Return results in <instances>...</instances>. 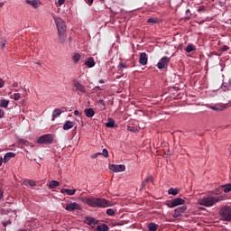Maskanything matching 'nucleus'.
I'll use <instances>...</instances> for the list:
<instances>
[{
	"label": "nucleus",
	"instance_id": "obj_1",
	"mask_svg": "<svg viewBox=\"0 0 231 231\" xmlns=\"http://www.w3.org/2000/svg\"><path fill=\"white\" fill-rule=\"evenodd\" d=\"M82 203L88 205V207H92V208H106L107 207H111V201L106 199H100L97 197H82Z\"/></svg>",
	"mask_w": 231,
	"mask_h": 231
},
{
	"label": "nucleus",
	"instance_id": "obj_2",
	"mask_svg": "<svg viewBox=\"0 0 231 231\" xmlns=\"http://www.w3.org/2000/svg\"><path fill=\"white\" fill-rule=\"evenodd\" d=\"M53 19H54V22L56 23L59 41L61 44H64L68 37V34H66V23H64V20H62V18L54 16Z\"/></svg>",
	"mask_w": 231,
	"mask_h": 231
},
{
	"label": "nucleus",
	"instance_id": "obj_3",
	"mask_svg": "<svg viewBox=\"0 0 231 231\" xmlns=\"http://www.w3.org/2000/svg\"><path fill=\"white\" fill-rule=\"evenodd\" d=\"M219 201H221V199L219 197L209 195L200 199L199 200V203L203 207H214V205L219 203Z\"/></svg>",
	"mask_w": 231,
	"mask_h": 231
},
{
	"label": "nucleus",
	"instance_id": "obj_4",
	"mask_svg": "<svg viewBox=\"0 0 231 231\" xmlns=\"http://www.w3.org/2000/svg\"><path fill=\"white\" fill-rule=\"evenodd\" d=\"M37 143H44L45 145H51L53 143V135L47 134L44 135H42L38 140Z\"/></svg>",
	"mask_w": 231,
	"mask_h": 231
},
{
	"label": "nucleus",
	"instance_id": "obj_5",
	"mask_svg": "<svg viewBox=\"0 0 231 231\" xmlns=\"http://www.w3.org/2000/svg\"><path fill=\"white\" fill-rule=\"evenodd\" d=\"M220 216L224 221H231V209L228 207H224L220 209Z\"/></svg>",
	"mask_w": 231,
	"mask_h": 231
},
{
	"label": "nucleus",
	"instance_id": "obj_6",
	"mask_svg": "<svg viewBox=\"0 0 231 231\" xmlns=\"http://www.w3.org/2000/svg\"><path fill=\"white\" fill-rule=\"evenodd\" d=\"M73 90L78 92V95H84L86 93V87L82 85L79 80L73 81Z\"/></svg>",
	"mask_w": 231,
	"mask_h": 231
},
{
	"label": "nucleus",
	"instance_id": "obj_7",
	"mask_svg": "<svg viewBox=\"0 0 231 231\" xmlns=\"http://www.w3.org/2000/svg\"><path fill=\"white\" fill-rule=\"evenodd\" d=\"M65 210L68 212H75V210H82V206L77 202H70L66 205Z\"/></svg>",
	"mask_w": 231,
	"mask_h": 231
},
{
	"label": "nucleus",
	"instance_id": "obj_8",
	"mask_svg": "<svg viewBox=\"0 0 231 231\" xmlns=\"http://www.w3.org/2000/svg\"><path fill=\"white\" fill-rule=\"evenodd\" d=\"M185 200L181 198H177L171 200V202L166 203L169 208H174V207H178L179 205H183Z\"/></svg>",
	"mask_w": 231,
	"mask_h": 231
},
{
	"label": "nucleus",
	"instance_id": "obj_9",
	"mask_svg": "<svg viewBox=\"0 0 231 231\" xmlns=\"http://www.w3.org/2000/svg\"><path fill=\"white\" fill-rule=\"evenodd\" d=\"M170 59L167 56L162 57L160 61L157 63V68L159 69H163L169 66Z\"/></svg>",
	"mask_w": 231,
	"mask_h": 231
},
{
	"label": "nucleus",
	"instance_id": "obj_10",
	"mask_svg": "<svg viewBox=\"0 0 231 231\" xmlns=\"http://www.w3.org/2000/svg\"><path fill=\"white\" fill-rule=\"evenodd\" d=\"M113 172H124L125 171V165L124 164H112L109 167Z\"/></svg>",
	"mask_w": 231,
	"mask_h": 231
},
{
	"label": "nucleus",
	"instance_id": "obj_11",
	"mask_svg": "<svg viewBox=\"0 0 231 231\" xmlns=\"http://www.w3.org/2000/svg\"><path fill=\"white\" fill-rule=\"evenodd\" d=\"M206 107H208V109H212V111H224V109H226V105H206Z\"/></svg>",
	"mask_w": 231,
	"mask_h": 231
},
{
	"label": "nucleus",
	"instance_id": "obj_12",
	"mask_svg": "<svg viewBox=\"0 0 231 231\" xmlns=\"http://www.w3.org/2000/svg\"><path fill=\"white\" fill-rule=\"evenodd\" d=\"M187 210V206H180L175 208L172 217H180Z\"/></svg>",
	"mask_w": 231,
	"mask_h": 231
},
{
	"label": "nucleus",
	"instance_id": "obj_13",
	"mask_svg": "<svg viewBox=\"0 0 231 231\" xmlns=\"http://www.w3.org/2000/svg\"><path fill=\"white\" fill-rule=\"evenodd\" d=\"M147 60H148L147 53L145 52L141 53L139 57V64H141L142 66H146Z\"/></svg>",
	"mask_w": 231,
	"mask_h": 231
},
{
	"label": "nucleus",
	"instance_id": "obj_14",
	"mask_svg": "<svg viewBox=\"0 0 231 231\" xmlns=\"http://www.w3.org/2000/svg\"><path fill=\"white\" fill-rule=\"evenodd\" d=\"M118 68V73H124V69H127V68H131L129 64H126L125 62H120L117 66Z\"/></svg>",
	"mask_w": 231,
	"mask_h": 231
},
{
	"label": "nucleus",
	"instance_id": "obj_15",
	"mask_svg": "<svg viewBox=\"0 0 231 231\" xmlns=\"http://www.w3.org/2000/svg\"><path fill=\"white\" fill-rule=\"evenodd\" d=\"M77 192V189H61L60 193L61 194H67L68 196H75V193Z\"/></svg>",
	"mask_w": 231,
	"mask_h": 231
},
{
	"label": "nucleus",
	"instance_id": "obj_16",
	"mask_svg": "<svg viewBox=\"0 0 231 231\" xmlns=\"http://www.w3.org/2000/svg\"><path fill=\"white\" fill-rule=\"evenodd\" d=\"M84 113L88 118H93L95 116V110L93 108H86Z\"/></svg>",
	"mask_w": 231,
	"mask_h": 231
},
{
	"label": "nucleus",
	"instance_id": "obj_17",
	"mask_svg": "<svg viewBox=\"0 0 231 231\" xmlns=\"http://www.w3.org/2000/svg\"><path fill=\"white\" fill-rule=\"evenodd\" d=\"M74 125H75L74 122L66 121V123L63 125V129L64 131H69V129H73Z\"/></svg>",
	"mask_w": 231,
	"mask_h": 231
},
{
	"label": "nucleus",
	"instance_id": "obj_18",
	"mask_svg": "<svg viewBox=\"0 0 231 231\" xmlns=\"http://www.w3.org/2000/svg\"><path fill=\"white\" fill-rule=\"evenodd\" d=\"M15 157V153L9 152L7 153H5V155L4 156V162L7 163V162H10V160H12V158Z\"/></svg>",
	"mask_w": 231,
	"mask_h": 231
},
{
	"label": "nucleus",
	"instance_id": "obj_19",
	"mask_svg": "<svg viewBox=\"0 0 231 231\" xmlns=\"http://www.w3.org/2000/svg\"><path fill=\"white\" fill-rule=\"evenodd\" d=\"M26 4L32 6V8H37L41 5V2L38 0H26Z\"/></svg>",
	"mask_w": 231,
	"mask_h": 231
},
{
	"label": "nucleus",
	"instance_id": "obj_20",
	"mask_svg": "<svg viewBox=\"0 0 231 231\" xmlns=\"http://www.w3.org/2000/svg\"><path fill=\"white\" fill-rule=\"evenodd\" d=\"M220 189H223L225 194H228V192H231V183L221 185Z\"/></svg>",
	"mask_w": 231,
	"mask_h": 231
},
{
	"label": "nucleus",
	"instance_id": "obj_21",
	"mask_svg": "<svg viewBox=\"0 0 231 231\" xmlns=\"http://www.w3.org/2000/svg\"><path fill=\"white\" fill-rule=\"evenodd\" d=\"M85 64L88 66V68H94L95 66V60L93 58H88L85 61Z\"/></svg>",
	"mask_w": 231,
	"mask_h": 231
},
{
	"label": "nucleus",
	"instance_id": "obj_22",
	"mask_svg": "<svg viewBox=\"0 0 231 231\" xmlns=\"http://www.w3.org/2000/svg\"><path fill=\"white\" fill-rule=\"evenodd\" d=\"M62 115V110L56 108L52 112V120H55V118L60 116Z\"/></svg>",
	"mask_w": 231,
	"mask_h": 231
},
{
	"label": "nucleus",
	"instance_id": "obj_23",
	"mask_svg": "<svg viewBox=\"0 0 231 231\" xmlns=\"http://www.w3.org/2000/svg\"><path fill=\"white\" fill-rule=\"evenodd\" d=\"M108 122L106 124V127H108L109 129H113L115 127V119L109 117Z\"/></svg>",
	"mask_w": 231,
	"mask_h": 231
},
{
	"label": "nucleus",
	"instance_id": "obj_24",
	"mask_svg": "<svg viewBox=\"0 0 231 231\" xmlns=\"http://www.w3.org/2000/svg\"><path fill=\"white\" fill-rule=\"evenodd\" d=\"M60 185V182L57 181V180H51L50 183H49V189H57V187H59Z\"/></svg>",
	"mask_w": 231,
	"mask_h": 231
},
{
	"label": "nucleus",
	"instance_id": "obj_25",
	"mask_svg": "<svg viewBox=\"0 0 231 231\" xmlns=\"http://www.w3.org/2000/svg\"><path fill=\"white\" fill-rule=\"evenodd\" d=\"M107 230H109V227L106 224H102L97 226V231H107Z\"/></svg>",
	"mask_w": 231,
	"mask_h": 231
},
{
	"label": "nucleus",
	"instance_id": "obj_26",
	"mask_svg": "<svg viewBox=\"0 0 231 231\" xmlns=\"http://www.w3.org/2000/svg\"><path fill=\"white\" fill-rule=\"evenodd\" d=\"M8 104H10V101L6 99L0 100V107H4L5 109H6V107H8Z\"/></svg>",
	"mask_w": 231,
	"mask_h": 231
},
{
	"label": "nucleus",
	"instance_id": "obj_27",
	"mask_svg": "<svg viewBox=\"0 0 231 231\" xmlns=\"http://www.w3.org/2000/svg\"><path fill=\"white\" fill-rule=\"evenodd\" d=\"M185 51L187 53H191V51H196V46L192 45V44H189L186 47V50Z\"/></svg>",
	"mask_w": 231,
	"mask_h": 231
},
{
	"label": "nucleus",
	"instance_id": "obj_28",
	"mask_svg": "<svg viewBox=\"0 0 231 231\" xmlns=\"http://www.w3.org/2000/svg\"><path fill=\"white\" fill-rule=\"evenodd\" d=\"M149 231H156L158 230V226L155 223H150L148 225Z\"/></svg>",
	"mask_w": 231,
	"mask_h": 231
},
{
	"label": "nucleus",
	"instance_id": "obj_29",
	"mask_svg": "<svg viewBox=\"0 0 231 231\" xmlns=\"http://www.w3.org/2000/svg\"><path fill=\"white\" fill-rule=\"evenodd\" d=\"M178 192H180V190L178 189H173V188H171L169 190H168V194H171V196H176L178 195Z\"/></svg>",
	"mask_w": 231,
	"mask_h": 231
},
{
	"label": "nucleus",
	"instance_id": "obj_30",
	"mask_svg": "<svg viewBox=\"0 0 231 231\" xmlns=\"http://www.w3.org/2000/svg\"><path fill=\"white\" fill-rule=\"evenodd\" d=\"M127 131H130L131 133H138V129L134 126L128 125Z\"/></svg>",
	"mask_w": 231,
	"mask_h": 231
},
{
	"label": "nucleus",
	"instance_id": "obj_31",
	"mask_svg": "<svg viewBox=\"0 0 231 231\" xmlns=\"http://www.w3.org/2000/svg\"><path fill=\"white\" fill-rule=\"evenodd\" d=\"M100 156H104L105 158L109 157V152H107V149H103V152H100Z\"/></svg>",
	"mask_w": 231,
	"mask_h": 231
},
{
	"label": "nucleus",
	"instance_id": "obj_32",
	"mask_svg": "<svg viewBox=\"0 0 231 231\" xmlns=\"http://www.w3.org/2000/svg\"><path fill=\"white\" fill-rule=\"evenodd\" d=\"M147 23H151L152 24H157L158 19L157 18H148Z\"/></svg>",
	"mask_w": 231,
	"mask_h": 231
},
{
	"label": "nucleus",
	"instance_id": "obj_33",
	"mask_svg": "<svg viewBox=\"0 0 231 231\" xmlns=\"http://www.w3.org/2000/svg\"><path fill=\"white\" fill-rule=\"evenodd\" d=\"M86 221H88V223H89V225H95V218H93L91 217H87Z\"/></svg>",
	"mask_w": 231,
	"mask_h": 231
},
{
	"label": "nucleus",
	"instance_id": "obj_34",
	"mask_svg": "<svg viewBox=\"0 0 231 231\" xmlns=\"http://www.w3.org/2000/svg\"><path fill=\"white\" fill-rule=\"evenodd\" d=\"M74 62H79L80 60V55L79 53H76L72 57Z\"/></svg>",
	"mask_w": 231,
	"mask_h": 231
},
{
	"label": "nucleus",
	"instance_id": "obj_35",
	"mask_svg": "<svg viewBox=\"0 0 231 231\" xmlns=\"http://www.w3.org/2000/svg\"><path fill=\"white\" fill-rule=\"evenodd\" d=\"M14 100H21V94L20 93H14L13 95Z\"/></svg>",
	"mask_w": 231,
	"mask_h": 231
},
{
	"label": "nucleus",
	"instance_id": "obj_36",
	"mask_svg": "<svg viewBox=\"0 0 231 231\" xmlns=\"http://www.w3.org/2000/svg\"><path fill=\"white\" fill-rule=\"evenodd\" d=\"M106 214L107 216H115V209L113 208L106 209Z\"/></svg>",
	"mask_w": 231,
	"mask_h": 231
},
{
	"label": "nucleus",
	"instance_id": "obj_37",
	"mask_svg": "<svg viewBox=\"0 0 231 231\" xmlns=\"http://www.w3.org/2000/svg\"><path fill=\"white\" fill-rule=\"evenodd\" d=\"M27 185H30V187H35L36 185L35 180H27Z\"/></svg>",
	"mask_w": 231,
	"mask_h": 231
},
{
	"label": "nucleus",
	"instance_id": "obj_38",
	"mask_svg": "<svg viewBox=\"0 0 231 231\" xmlns=\"http://www.w3.org/2000/svg\"><path fill=\"white\" fill-rule=\"evenodd\" d=\"M100 154H101L100 152L93 153L92 155H90V158H92V160H95V158H98Z\"/></svg>",
	"mask_w": 231,
	"mask_h": 231
},
{
	"label": "nucleus",
	"instance_id": "obj_39",
	"mask_svg": "<svg viewBox=\"0 0 231 231\" xmlns=\"http://www.w3.org/2000/svg\"><path fill=\"white\" fill-rule=\"evenodd\" d=\"M148 181H154V179L152 178V176H149L146 180L145 182L148 183Z\"/></svg>",
	"mask_w": 231,
	"mask_h": 231
},
{
	"label": "nucleus",
	"instance_id": "obj_40",
	"mask_svg": "<svg viewBox=\"0 0 231 231\" xmlns=\"http://www.w3.org/2000/svg\"><path fill=\"white\" fill-rule=\"evenodd\" d=\"M8 225H12V220H7L4 222V226H8Z\"/></svg>",
	"mask_w": 231,
	"mask_h": 231
},
{
	"label": "nucleus",
	"instance_id": "obj_41",
	"mask_svg": "<svg viewBox=\"0 0 231 231\" xmlns=\"http://www.w3.org/2000/svg\"><path fill=\"white\" fill-rule=\"evenodd\" d=\"M198 12H205V5L199 6Z\"/></svg>",
	"mask_w": 231,
	"mask_h": 231
},
{
	"label": "nucleus",
	"instance_id": "obj_42",
	"mask_svg": "<svg viewBox=\"0 0 231 231\" xmlns=\"http://www.w3.org/2000/svg\"><path fill=\"white\" fill-rule=\"evenodd\" d=\"M5 87V80L0 79V88Z\"/></svg>",
	"mask_w": 231,
	"mask_h": 231
},
{
	"label": "nucleus",
	"instance_id": "obj_43",
	"mask_svg": "<svg viewBox=\"0 0 231 231\" xmlns=\"http://www.w3.org/2000/svg\"><path fill=\"white\" fill-rule=\"evenodd\" d=\"M66 0H58V5H60V6H62V5L65 3Z\"/></svg>",
	"mask_w": 231,
	"mask_h": 231
},
{
	"label": "nucleus",
	"instance_id": "obj_44",
	"mask_svg": "<svg viewBox=\"0 0 231 231\" xmlns=\"http://www.w3.org/2000/svg\"><path fill=\"white\" fill-rule=\"evenodd\" d=\"M3 116H5V111L0 108V118H3Z\"/></svg>",
	"mask_w": 231,
	"mask_h": 231
},
{
	"label": "nucleus",
	"instance_id": "obj_45",
	"mask_svg": "<svg viewBox=\"0 0 231 231\" xmlns=\"http://www.w3.org/2000/svg\"><path fill=\"white\" fill-rule=\"evenodd\" d=\"M147 185V182L144 180L142 182V189H145V186Z\"/></svg>",
	"mask_w": 231,
	"mask_h": 231
},
{
	"label": "nucleus",
	"instance_id": "obj_46",
	"mask_svg": "<svg viewBox=\"0 0 231 231\" xmlns=\"http://www.w3.org/2000/svg\"><path fill=\"white\" fill-rule=\"evenodd\" d=\"M74 115H75L76 116H79V115H80V112H79V110H75V111H74Z\"/></svg>",
	"mask_w": 231,
	"mask_h": 231
},
{
	"label": "nucleus",
	"instance_id": "obj_47",
	"mask_svg": "<svg viewBox=\"0 0 231 231\" xmlns=\"http://www.w3.org/2000/svg\"><path fill=\"white\" fill-rule=\"evenodd\" d=\"M228 50V47L227 46H224L223 48H222V51H226Z\"/></svg>",
	"mask_w": 231,
	"mask_h": 231
},
{
	"label": "nucleus",
	"instance_id": "obj_48",
	"mask_svg": "<svg viewBox=\"0 0 231 231\" xmlns=\"http://www.w3.org/2000/svg\"><path fill=\"white\" fill-rule=\"evenodd\" d=\"M106 83V79H99V84H105Z\"/></svg>",
	"mask_w": 231,
	"mask_h": 231
},
{
	"label": "nucleus",
	"instance_id": "obj_49",
	"mask_svg": "<svg viewBox=\"0 0 231 231\" xmlns=\"http://www.w3.org/2000/svg\"><path fill=\"white\" fill-rule=\"evenodd\" d=\"M20 143H23V144H25V143H27V142H26V141H24V140H23V139H21V140H20Z\"/></svg>",
	"mask_w": 231,
	"mask_h": 231
},
{
	"label": "nucleus",
	"instance_id": "obj_50",
	"mask_svg": "<svg viewBox=\"0 0 231 231\" xmlns=\"http://www.w3.org/2000/svg\"><path fill=\"white\" fill-rule=\"evenodd\" d=\"M88 5H93V0H88Z\"/></svg>",
	"mask_w": 231,
	"mask_h": 231
},
{
	"label": "nucleus",
	"instance_id": "obj_51",
	"mask_svg": "<svg viewBox=\"0 0 231 231\" xmlns=\"http://www.w3.org/2000/svg\"><path fill=\"white\" fill-rule=\"evenodd\" d=\"M3 165V158L0 157V167Z\"/></svg>",
	"mask_w": 231,
	"mask_h": 231
},
{
	"label": "nucleus",
	"instance_id": "obj_52",
	"mask_svg": "<svg viewBox=\"0 0 231 231\" xmlns=\"http://www.w3.org/2000/svg\"><path fill=\"white\" fill-rule=\"evenodd\" d=\"M3 198V191L0 190V199Z\"/></svg>",
	"mask_w": 231,
	"mask_h": 231
},
{
	"label": "nucleus",
	"instance_id": "obj_53",
	"mask_svg": "<svg viewBox=\"0 0 231 231\" xmlns=\"http://www.w3.org/2000/svg\"><path fill=\"white\" fill-rule=\"evenodd\" d=\"M186 14H190V9H187Z\"/></svg>",
	"mask_w": 231,
	"mask_h": 231
},
{
	"label": "nucleus",
	"instance_id": "obj_54",
	"mask_svg": "<svg viewBox=\"0 0 231 231\" xmlns=\"http://www.w3.org/2000/svg\"><path fill=\"white\" fill-rule=\"evenodd\" d=\"M1 46H2V48H5V46H6V44L5 43H2Z\"/></svg>",
	"mask_w": 231,
	"mask_h": 231
},
{
	"label": "nucleus",
	"instance_id": "obj_55",
	"mask_svg": "<svg viewBox=\"0 0 231 231\" xmlns=\"http://www.w3.org/2000/svg\"><path fill=\"white\" fill-rule=\"evenodd\" d=\"M36 64H38V66H42V64H41V62H36Z\"/></svg>",
	"mask_w": 231,
	"mask_h": 231
},
{
	"label": "nucleus",
	"instance_id": "obj_56",
	"mask_svg": "<svg viewBox=\"0 0 231 231\" xmlns=\"http://www.w3.org/2000/svg\"><path fill=\"white\" fill-rule=\"evenodd\" d=\"M96 89H100V87L99 86L96 87Z\"/></svg>",
	"mask_w": 231,
	"mask_h": 231
},
{
	"label": "nucleus",
	"instance_id": "obj_57",
	"mask_svg": "<svg viewBox=\"0 0 231 231\" xmlns=\"http://www.w3.org/2000/svg\"><path fill=\"white\" fill-rule=\"evenodd\" d=\"M99 102H100V104H103L104 100L101 99V100H99Z\"/></svg>",
	"mask_w": 231,
	"mask_h": 231
},
{
	"label": "nucleus",
	"instance_id": "obj_58",
	"mask_svg": "<svg viewBox=\"0 0 231 231\" xmlns=\"http://www.w3.org/2000/svg\"><path fill=\"white\" fill-rule=\"evenodd\" d=\"M51 231H55V230H51Z\"/></svg>",
	"mask_w": 231,
	"mask_h": 231
}]
</instances>
